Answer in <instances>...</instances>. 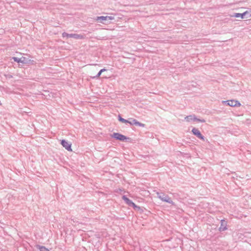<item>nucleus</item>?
I'll return each instance as SVG.
<instances>
[{
    "mask_svg": "<svg viewBox=\"0 0 251 251\" xmlns=\"http://www.w3.org/2000/svg\"><path fill=\"white\" fill-rule=\"evenodd\" d=\"M194 118H195V115H189L186 116L185 119L187 122H190L191 121L194 120Z\"/></svg>",
    "mask_w": 251,
    "mask_h": 251,
    "instance_id": "nucleus-13",
    "label": "nucleus"
},
{
    "mask_svg": "<svg viewBox=\"0 0 251 251\" xmlns=\"http://www.w3.org/2000/svg\"><path fill=\"white\" fill-rule=\"evenodd\" d=\"M128 122H127V123L129 124L130 125H135L142 127H144L145 126V125L144 124L138 122L135 119L129 118L128 119Z\"/></svg>",
    "mask_w": 251,
    "mask_h": 251,
    "instance_id": "nucleus-6",
    "label": "nucleus"
},
{
    "mask_svg": "<svg viewBox=\"0 0 251 251\" xmlns=\"http://www.w3.org/2000/svg\"><path fill=\"white\" fill-rule=\"evenodd\" d=\"M61 144L62 146L65 148L67 151H72L71 149V144H69L68 141L66 140L63 139L61 141Z\"/></svg>",
    "mask_w": 251,
    "mask_h": 251,
    "instance_id": "nucleus-8",
    "label": "nucleus"
},
{
    "mask_svg": "<svg viewBox=\"0 0 251 251\" xmlns=\"http://www.w3.org/2000/svg\"><path fill=\"white\" fill-rule=\"evenodd\" d=\"M192 132L198 138L202 140V141H205V137L201 134V132L198 129L194 127L192 130Z\"/></svg>",
    "mask_w": 251,
    "mask_h": 251,
    "instance_id": "nucleus-7",
    "label": "nucleus"
},
{
    "mask_svg": "<svg viewBox=\"0 0 251 251\" xmlns=\"http://www.w3.org/2000/svg\"><path fill=\"white\" fill-rule=\"evenodd\" d=\"M194 121H196L197 122L201 123H204L205 122V120L204 119H200L197 118L196 117H195V118H194Z\"/></svg>",
    "mask_w": 251,
    "mask_h": 251,
    "instance_id": "nucleus-20",
    "label": "nucleus"
},
{
    "mask_svg": "<svg viewBox=\"0 0 251 251\" xmlns=\"http://www.w3.org/2000/svg\"><path fill=\"white\" fill-rule=\"evenodd\" d=\"M244 13H245V18H248L251 17V11H246L244 12Z\"/></svg>",
    "mask_w": 251,
    "mask_h": 251,
    "instance_id": "nucleus-18",
    "label": "nucleus"
},
{
    "mask_svg": "<svg viewBox=\"0 0 251 251\" xmlns=\"http://www.w3.org/2000/svg\"><path fill=\"white\" fill-rule=\"evenodd\" d=\"M86 36L84 35L77 34L75 33H71V38H73L76 39H84Z\"/></svg>",
    "mask_w": 251,
    "mask_h": 251,
    "instance_id": "nucleus-10",
    "label": "nucleus"
},
{
    "mask_svg": "<svg viewBox=\"0 0 251 251\" xmlns=\"http://www.w3.org/2000/svg\"><path fill=\"white\" fill-rule=\"evenodd\" d=\"M157 197L162 201L168 202L172 205H175L174 202L171 200V198L167 195L164 193L157 192H156Z\"/></svg>",
    "mask_w": 251,
    "mask_h": 251,
    "instance_id": "nucleus-1",
    "label": "nucleus"
},
{
    "mask_svg": "<svg viewBox=\"0 0 251 251\" xmlns=\"http://www.w3.org/2000/svg\"><path fill=\"white\" fill-rule=\"evenodd\" d=\"M21 59H22L21 63L23 64L28 63L30 61V60H28L25 57H22Z\"/></svg>",
    "mask_w": 251,
    "mask_h": 251,
    "instance_id": "nucleus-16",
    "label": "nucleus"
},
{
    "mask_svg": "<svg viewBox=\"0 0 251 251\" xmlns=\"http://www.w3.org/2000/svg\"><path fill=\"white\" fill-rule=\"evenodd\" d=\"M222 102L231 107L240 106L241 105V103L239 101L234 100H224Z\"/></svg>",
    "mask_w": 251,
    "mask_h": 251,
    "instance_id": "nucleus-3",
    "label": "nucleus"
},
{
    "mask_svg": "<svg viewBox=\"0 0 251 251\" xmlns=\"http://www.w3.org/2000/svg\"><path fill=\"white\" fill-rule=\"evenodd\" d=\"M231 16L233 17L241 18V19H244L245 18V13H244V12L242 13H233Z\"/></svg>",
    "mask_w": 251,
    "mask_h": 251,
    "instance_id": "nucleus-11",
    "label": "nucleus"
},
{
    "mask_svg": "<svg viewBox=\"0 0 251 251\" xmlns=\"http://www.w3.org/2000/svg\"><path fill=\"white\" fill-rule=\"evenodd\" d=\"M36 248L39 250L40 251H50V250L45 246H42L39 245H36Z\"/></svg>",
    "mask_w": 251,
    "mask_h": 251,
    "instance_id": "nucleus-12",
    "label": "nucleus"
},
{
    "mask_svg": "<svg viewBox=\"0 0 251 251\" xmlns=\"http://www.w3.org/2000/svg\"><path fill=\"white\" fill-rule=\"evenodd\" d=\"M111 136L112 138H115V139L120 141H125L127 139H128L129 138L126 136L117 132H114L111 135Z\"/></svg>",
    "mask_w": 251,
    "mask_h": 251,
    "instance_id": "nucleus-4",
    "label": "nucleus"
},
{
    "mask_svg": "<svg viewBox=\"0 0 251 251\" xmlns=\"http://www.w3.org/2000/svg\"><path fill=\"white\" fill-rule=\"evenodd\" d=\"M71 34H69L67 32H64L62 34V36L63 38L67 37V38H71Z\"/></svg>",
    "mask_w": 251,
    "mask_h": 251,
    "instance_id": "nucleus-17",
    "label": "nucleus"
},
{
    "mask_svg": "<svg viewBox=\"0 0 251 251\" xmlns=\"http://www.w3.org/2000/svg\"><path fill=\"white\" fill-rule=\"evenodd\" d=\"M122 199L128 206L133 207L134 210H139L141 209V207L136 205L131 200L128 199L126 195H124L122 197Z\"/></svg>",
    "mask_w": 251,
    "mask_h": 251,
    "instance_id": "nucleus-2",
    "label": "nucleus"
},
{
    "mask_svg": "<svg viewBox=\"0 0 251 251\" xmlns=\"http://www.w3.org/2000/svg\"><path fill=\"white\" fill-rule=\"evenodd\" d=\"M227 229V222L223 219L221 220L220 226L219 228L220 231H225Z\"/></svg>",
    "mask_w": 251,
    "mask_h": 251,
    "instance_id": "nucleus-9",
    "label": "nucleus"
},
{
    "mask_svg": "<svg viewBox=\"0 0 251 251\" xmlns=\"http://www.w3.org/2000/svg\"><path fill=\"white\" fill-rule=\"evenodd\" d=\"M118 120L123 123H127L128 122V120L123 118L120 115H118Z\"/></svg>",
    "mask_w": 251,
    "mask_h": 251,
    "instance_id": "nucleus-14",
    "label": "nucleus"
},
{
    "mask_svg": "<svg viewBox=\"0 0 251 251\" xmlns=\"http://www.w3.org/2000/svg\"><path fill=\"white\" fill-rule=\"evenodd\" d=\"M106 70H107L105 68L101 69L99 71V72L98 73V74L96 75V76L94 77V78H98V77H100V75H101V73L104 71H106Z\"/></svg>",
    "mask_w": 251,
    "mask_h": 251,
    "instance_id": "nucleus-15",
    "label": "nucleus"
},
{
    "mask_svg": "<svg viewBox=\"0 0 251 251\" xmlns=\"http://www.w3.org/2000/svg\"><path fill=\"white\" fill-rule=\"evenodd\" d=\"M114 17H113V16H101L96 17V18L95 19V20L96 21L98 22H100V23L104 24V23L103 22V21H106L107 20H114Z\"/></svg>",
    "mask_w": 251,
    "mask_h": 251,
    "instance_id": "nucleus-5",
    "label": "nucleus"
},
{
    "mask_svg": "<svg viewBox=\"0 0 251 251\" xmlns=\"http://www.w3.org/2000/svg\"><path fill=\"white\" fill-rule=\"evenodd\" d=\"M13 59L14 60V61H15L17 63H21V61H22L21 58H20L16 57H13Z\"/></svg>",
    "mask_w": 251,
    "mask_h": 251,
    "instance_id": "nucleus-19",
    "label": "nucleus"
}]
</instances>
